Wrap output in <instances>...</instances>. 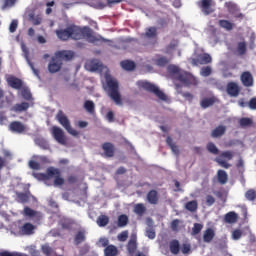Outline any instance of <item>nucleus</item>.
Listing matches in <instances>:
<instances>
[{
  "label": "nucleus",
  "instance_id": "1",
  "mask_svg": "<svg viewBox=\"0 0 256 256\" xmlns=\"http://www.w3.org/2000/svg\"><path fill=\"white\" fill-rule=\"evenodd\" d=\"M85 69L91 72L101 73L106 80V85L104 86L105 91L108 93L109 97L116 103V105H123L121 101V94H119V82L117 79L112 78L109 74V69L101 63L98 59L88 60L85 63Z\"/></svg>",
  "mask_w": 256,
  "mask_h": 256
},
{
  "label": "nucleus",
  "instance_id": "2",
  "mask_svg": "<svg viewBox=\"0 0 256 256\" xmlns=\"http://www.w3.org/2000/svg\"><path fill=\"white\" fill-rule=\"evenodd\" d=\"M167 71L171 79L173 80V83L176 87V91L178 93H181V85L178 83H181L186 87H189V85H197L198 83L197 78H195V76L181 70L179 66L169 65Z\"/></svg>",
  "mask_w": 256,
  "mask_h": 256
},
{
  "label": "nucleus",
  "instance_id": "3",
  "mask_svg": "<svg viewBox=\"0 0 256 256\" xmlns=\"http://www.w3.org/2000/svg\"><path fill=\"white\" fill-rule=\"evenodd\" d=\"M57 37L61 41H69V39L79 41V39H85L88 43H94L95 45H99V43L105 41L103 37L93 33H57Z\"/></svg>",
  "mask_w": 256,
  "mask_h": 256
},
{
  "label": "nucleus",
  "instance_id": "4",
  "mask_svg": "<svg viewBox=\"0 0 256 256\" xmlns=\"http://www.w3.org/2000/svg\"><path fill=\"white\" fill-rule=\"evenodd\" d=\"M59 175H60L59 169L53 168V167H50L47 169V174H41V173L33 174L35 179H38V181H44L45 185H49L47 182L51 179V177H55L54 185L56 187H59V185H63L65 183V180L59 177Z\"/></svg>",
  "mask_w": 256,
  "mask_h": 256
},
{
  "label": "nucleus",
  "instance_id": "5",
  "mask_svg": "<svg viewBox=\"0 0 256 256\" xmlns=\"http://www.w3.org/2000/svg\"><path fill=\"white\" fill-rule=\"evenodd\" d=\"M137 86L140 89L149 91V93H154V95H156L158 99H161L162 101H167V95H165V93H163V91H161L159 87L155 86V84H151V82L141 80L137 82Z\"/></svg>",
  "mask_w": 256,
  "mask_h": 256
},
{
  "label": "nucleus",
  "instance_id": "6",
  "mask_svg": "<svg viewBox=\"0 0 256 256\" xmlns=\"http://www.w3.org/2000/svg\"><path fill=\"white\" fill-rule=\"evenodd\" d=\"M56 119L70 135H73V137H77V135H79V132L71 127V122H69V118L63 114V111H59L57 113Z\"/></svg>",
  "mask_w": 256,
  "mask_h": 256
},
{
  "label": "nucleus",
  "instance_id": "7",
  "mask_svg": "<svg viewBox=\"0 0 256 256\" xmlns=\"http://www.w3.org/2000/svg\"><path fill=\"white\" fill-rule=\"evenodd\" d=\"M194 57L196 60H192L193 65H207V63H211L212 61L211 55L205 54L203 51L199 53V50L195 51Z\"/></svg>",
  "mask_w": 256,
  "mask_h": 256
},
{
  "label": "nucleus",
  "instance_id": "8",
  "mask_svg": "<svg viewBox=\"0 0 256 256\" xmlns=\"http://www.w3.org/2000/svg\"><path fill=\"white\" fill-rule=\"evenodd\" d=\"M55 33H93V29L89 26L80 28L79 26L70 25L64 30H56Z\"/></svg>",
  "mask_w": 256,
  "mask_h": 256
},
{
  "label": "nucleus",
  "instance_id": "9",
  "mask_svg": "<svg viewBox=\"0 0 256 256\" xmlns=\"http://www.w3.org/2000/svg\"><path fill=\"white\" fill-rule=\"evenodd\" d=\"M225 159H227V161H231L233 159V152H222V154L216 158V163H218L220 167H223L224 169H229L231 167V164L227 163Z\"/></svg>",
  "mask_w": 256,
  "mask_h": 256
},
{
  "label": "nucleus",
  "instance_id": "10",
  "mask_svg": "<svg viewBox=\"0 0 256 256\" xmlns=\"http://www.w3.org/2000/svg\"><path fill=\"white\" fill-rule=\"evenodd\" d=\"M51 133L54 139L57 141V143H60V145L67 144V139L65 138V132H63V129L54 126L52 127Z\"/></svg>",
  "mask_w": 256,
  "mask_h": 256
},
{
  "label": "nucleus",
  "instance_id": "11",
  "mask_svg": "<svg viewBox=\"0 0 256 256\" xmlns=\"http://www.w3.org/2000/svg\"><path fill=\"white\" fill-rule=\"evenodd\" d=\"M9 129L10 131H12V133H18L19 135L26 133V131H29V128L19 121H14L10 123Z\"/></svg>",
  "mask_w": 256,
  "mask_h": 256
},
{
  "label": "nucleus",
  "instance_id": "12",
  "mask_svg": "<svg viewBox=\"0 0 256 256\" xmlns=\"http://www.w3.org/2000/svg\"><path fill=\"white\" fill-rule=\"evenodd\" d=\"M56 59H58L61 63L62 61H71L75 57V52L71 50H62L55 53Z\"/></svg>",
  "mask_w": 256,
  "mask_h": 256
},
{
  "label": "nucleus",
  "instance_id": "13",
  "mask_svg": "<svg viewBox=\"0 0 256 256\" xmlns=\"http://www.w3.org/2000/svg\"><path fill=\"white\" fill-rule=\"evenodd\" d=\"M21 229V221L14 222L7 227V231L10 232V235H14V237H21Z\"/></svg>",
  "mask_w": 256,
  "mask_h": 256
},
{
  "label": "nucleus",
  "instance_id": "14",
  "mask_svg": "<svg viewBox=\"0 0 256 256\" xmlns=\"http://www.w3.org/2000/svg\"><path fill=\"white\" fill-rule=\"evenodd\" d=\"M177 45H178V42L174 41L166 47L165 53L166 55H169L170 59H173L176 53L178 57H181V50L177 49Z\"/></svg>",
  "mask_w": 256,
  "mask_h": 256
},
{
  "label": "nucleus",
  "instance_id": "15",
  "mask_svg": "<svg viewBox=\"0 0 256 256\" xmlns=\"http://www.w3.org/2000/svg\"><path fill=\"white\" fill-rule=\"evenodd\" d=\"M225 7L231 15H234L237 19L243 18V14L239 13V7L233 2H226Z\"/></svg>",
  "mask_w": 256,
  "mask_h": 256
},
{
  "label": "nucleus",
  "instance_id": "16",
  "mask_svg": "<svg viewBox=\"0 0 256 256\" xmlns=\"http://www.w3.org/2000/svg\"><path fill=\"white\" fill-rule=\"evenodd\" d=\"M62 62L57 58V56H54L48 65V70L50 73H57L61 69Z\"/></svg>",
  "mask_w": 256,
  "mask_h": 256
},
{
  "label": "nucleus",
  "instance_id": "17",
  "mask_svg": "<svg viewBox=\"0 0 256 256\" xmlns=\"http://www.w3.org/2000/svg\"><path fill=\"white\" fill-rule=\"evenodd\" d=\"M127 248L130 255H133L137 251V233H132Z\"/></svg>",
  "mask_w": 256,
  "mask_h": 256
},
{
  "label": "nucleus",
  "instance_id": "18",
  "mask_svg": "<svg viewBox=\"0 0 256 256\" xmlns=\"http://www.w3.org/2000/svg\"><path fill=\"white\" fill-rule=\"evenodd\" d=\"M21 49L24 53V57L28 63V65H30L34 75H36V77H38L39 79V71L37 69H35V67L33 66V63H31V61L29 60V51L27 50V46H25V44H21Z\"/></svg>",
  "mask_w": 256,
  "mask_h": 256
},
{
  "label": "nucleus",
  "instance_id": "19",
  "mask_svg": "<svg viewBox=\"0 0 256 256\" xmlns=\"http://www.w3.org/2000/svg\"><path fill=\"white\" fill-rule=\"evenodd\" d=\"M7 83L13 89H21V87L23 86V82L20 79L15 78L14 76H9L7 78Z\"/></svg>",
  "mask_w": 256,
  "mask_h": 256
},
{
  "label": "nucleus",
  "instance_id": "20",
  "mask_svg": "<svg viewBox=\"0 0 256 256\" xmlns=\"http://www.w3.org/2000/svg\"><path fill=\"white\" fill-rule=\"evenodd\" d=\"M33 233H35V226L33 224L31 223L22 224L21 237H23V235H33Z\"/></svg>",
  "mask_w": 256,
  "mask_h": 256
},
{
  "label": "nucleus",
  "instance_id": "21",
  "mask_svg": "<svg viewBox=\"0 0 256 256\" xmlns=\"http://www.w3.org/2000/svg\"><path fill=\"white\" fill-rule=\"evenodd\" d=\"M24 217H29V219H39L41 217V213L37 212L29 207H25L23 211Z\"/></svg>",
  "mask_w": 256,
  "mask_h": 256
},
{
  "label": "nucleus",
  "instance_id": "22",
  "mask_svg": "<svg viewBox=\"0 0 256 256\" xmlns=\"http://www.w3.org/2000/svg\"><path fill=\"white\" fill-rule=\"evenodd\" d=\"M241 81L245 87L253 86V76L249 72H244L241 75Z\"/></svg>",
  "mask_w": 256,
  "mask_h": 256
},
{
  "label": "nucleus",
  "instance_id": "23",
  "mask_svg": "<svg viewBox=\"0 0 256 256\" xmlns=\"http://www.w3.org/2000/svg\"><path fill=\"white\" fill-rule=\"evenodd\" d=\"M227 93L231 97H237L239 95V86L234 82L229 83L227 85Z\"/></svg>",
  "mask_w": 256,
  "mask_h": 256
},
{
  "label": "nucleus",
  "instance_id": "24",
  "mask_svg": "<svg viewBox=\"0 0 256 256\" xmlns=\"http://www.w3.org/2000/svg\"><path fill=\"white\" fill-rule=\"evenodd\" d=\"M29 109V103L22 102L20 104H16L11 108V111H14V113H23V111H27Z\"/></svg>",
  "mask_w": 256,
  "mask_h": 256
},
{
  "label": "nucleus",
  "instance_id": "25",
  "mask_svg": "<svg viewBox=\"0 0 256 256\" xmlns=\"http://www.w3.org/2000/svg\"><path fill=\"white\" fill-rule=\"evenodd\" d=\"M214 237H215V231L211 228H208L207 230H205L203 235L204 243H211Z\"/></svg>",
  "mask_w": 256,
  "mask_h": 256
},
{
  "label": "nucleus",
  "instance_id": "26",
  "mask_svg": "<svg viewBox=\"0 0 256 256\" xmlns=\"http://www.w3.org/2000/svg\"><path fill=\"white\" fill-rule=\"evenodd\" d=\"M120 65L125 71H133V69H135V62L131 60H124L120 63Z\"/></svg>",
  "mask_w": 256,
  "mask_h": 256
},
{
  "label": "nucleus",
  "instance_id": "27",
  "mask_svg": "<svg viewBox=\"0 0 256 256\" xmlns=\"http://www.w3.org/2000/svg\"><path fill=\"white\" fill-rule=\"evenodd\" d=\"M217 177H218V182L221 185H225V183H227V180L229 179L227 172H225L224 170H218Z\"/></svg>",
  "mask_w": 256,
  "mask_h": 256
},
{
  "label": "nucleus",
  "instance_id": "28",
  "mask_svg": "<svg viewBox=\"0 0 256 256\" xmlns=\"http://www.w3.org/2000/svg\"><path fill=\"white\" fill-rule=\"evenodd\" d=\"M237 219L238 216L235 212H228L224 217L225 222L230 224L237 223Z\"/></svg>",
  "mask_w": 256,
  "mask_h": 256
},
{
  "label": "nucleus",
  "instance_id": "29",
  "mask_svg": "<svg viewBox=\"0 0 256 256\" xmlns=\"http://www.w3.org/2000/svg\"><path fill=\"white\" fill-rule=\"evenodd\" d=\"M103 151L106 157H113V153L115 151V149L113 148V144L111 143L103 144Z\"/></svg>",
  "mask_w": 256,
  "mask_h": 256
},
{
  "label": "nucleus",
  "instance_id": "30",
  "mask_svg": "<svg viewBox=\"0 0 256 256\" xmlns=\"http://www.w3.org/2000/svg\"><path fill=\"white\" fill-rule=\"evenodd\" d=\"M201 9L205 15H209V13H211V11H209V9H211V0H202Z\"/></svg>",
  "mask_w": 256,
  "mask_h": 256
},
{
  "label": "nucleus",
  "instance_id": "31",
  "mask_svg": "<svg viewBox=\"0 0 256 256\" xmlns=\"http://www.w3.org/2000/svg\"><path fill=\"white\" fill-rule=\"evenodd\" d=\"M105 256H115L117 255V247L114 245H109L104 249Z\"/></svg>",
  "mask_w": 256,
  "mask_h": 256
},
{
  "label": "nucleus",
  "instance_id": "32",
  "mask_svg": "<svg viewBox=\"0 0 256 256\" xmlns=\"http://www.w3.org/2000/svg\"><path fill=\"white\" fill-rule=\"evenodd\" d=\"M145 211H147V208H145L144 204H136L134 206V213L140 217L145 214Z\"/></svg>",
  "mask_w": 256,
  "mask_h": 256
},
{
  "label": "nucleus",
  "instance_id": "33",
  "mask_svg": "<svg viewBox=\"0 0 256 256\" xmlns=\"http://www.w3.org/2000/svg\"><path fill=\"white\" fill-rule=\"evenodd\" d=\"M225 131H227L225 126H218L212 131V137H221V135L225 134Z\"/></svg>",
  "mask_w": 256,
  "mask_h": 256
},
{
  "label": "nucleus",
  "instance_id": "34",
  "mask_svg": "<svg viewBox=\"0 0 256 256\" xmlns=\"http://www.w3.org/2000/svg\"><path fill=\"white\" fill-rule=\"evenodd\" d=\"M218 25L222 27V29H226V31L233 29V23L229 22V20H219Z\"/></svg>",
  "mask_w": 256,
  "mask_h": 256
},
{
  "label": "nucleus",
  "instance_id": "35",
  "mask_svg": "<svg viewBox=\"0 0 256 256\" xmlns=\"http://www.w3.org/2000/svg\"><path fill=\"white\" fill-rule=\"evenodd\" d=\"M31 194L30 193H18L17 198L19 203H27L29 199H31Z\"/></svg>",
  "mask_w": 256,
  "mask_h": 256
},
{
  "label": "nucleus",
  "instance_id": "36",
  "mask_svg": "<svg viewBox=\"0 0 256 256\" xmlns=\"http://www.w3.org/2000/svg\"><path fill=\"white\" fill-rule=\"evenodd\" d=\"M170 251L173 255L179 254V241L173 240L170 242Z\"/></svg>",
  "mask_w": 256,
  "mask_h": 256
},
{
  "label": "nucleus",
  "instance_id": "37",
  "mask_svg": "<svg viewBox=\"0 0 256 256\" xmlns=\"http://www.w3.org/2000/svg\"><path fill=\"white\" fill-rule=\"evenodd\" d=\"M84 109H86L87 112L90 114L95 113V103H93V101H91V100H87L84 103Z\"/></svg>",
  "mask_w": 256,
  "mask_h": 256
},
{
  "label": "nucleus",
  "instance_id": "38",
  "mask_svg": "<svg viewBox=\"0 0 256 256\" xmlns=\"http://www.w3.org/2000/svg\"><path fill=\"white\" fill-rule=\"evenodd\" d=\"M166 143L169 145L174 155H179V148L173 143V139H171V137H167Z\"/></svg>",
  "mask_w": 256,
  "mask_h": 256
},
{
  "label": "nucleus",
  "instance_id": "39",
  "mask_svg": "<svg viewBox=\"0 0 256 256\" xmlns=\"http://www.w3.org/2000/svg\"><path fill=\"white\" fill-rule=\"evenodd\" d=\"M109 224V217H107L106 215H102L100 217H98L97 219V225L99 227H106V225Z\"/></svg>",
  "mask_w": 256,
  "mask_h": 256
},
{
  "label": "nucleus",
  "instance_id": "40",
  "mask_svg": "<svg viewBox=\"0 0 256 256\" xmlns=\"http://www.w3.org/2000/svg\"><path fill=\"white\" fill-rule=\"evenodd\" d=\"M147 199L152 205H155L157 203V191H150L147 195Z\"/></svg>",
  "mask_w": 256,
  "mask_h": 256
},
{
  "label": "nucleus",
  "instance_id": "41",
  "mask_svg": "<svg viewBox=\"0 0 256 256\" xmlns=\"http://www.w3.org/2000/svg\"><path fill=\"white\" fill-rule=\"evenodd\" d=\"M30 21H32L33 25H41L43 22V17L41 15L31 14Z\"/></svg>",
  "mask_w": 256,
  "mask_h": 256
},
{
  "label": "nucleus",
  "instance_id": "42",
  "mask_svg": "<svg viewBox=\"0 0 256 256\" xmlns=\"http://www.w3.org/2000/svg\"><path fill=\"white\" fill-rule=\"evenodd\" d=\"M129 223V218L127 215L122 214L118 217V227H125Z\"/></svg>",
  "mask_w": 256,
  "mask_h": 256
},
{
  "label": "nucleus",
  "instance_id": "43",
  "mask_svg": "<svg viewBox=\"0 0 256 256\" xmlns=\"http://www.w3.org/2000/svg\"><path fill=\"white\" fill-rule=\"evenodd\" d=\"M185 208L187 209V211H190L191 213L197 211V201L192 200L186 203Z\"/></svg>",
  "mask_w": 256,
  "mask_h": 256
},
{
  "label": "nucleus",
  "instance_id": "44",
  "mask_svg": "<svg viewBox=\"0 0 256 256\" xmlns=\"http://www.w3.org/2000/svg\"><path fill=\"white\" fill-rule=\"evenodd\" d=\"M215 103V101L213 100V98H205L201 101L200 105L203 109H207V107H211V105H213Z\"/></svg>",
  "mask_w": 256,
  "mask_h": 256
},
{
  "label": "nucleus",
  "instance_id": "45",
  "mask_svg": "<svg viewBox=\"0 0 256 256\" xmlns=\"http://www.w3.org/2000/svg\"><path fill=\"white\" fill-rule=\"evenodd\" d=\"M245 197L248 201H255L256 199V192L253 189H250L246 192Z\"/></svg>",
  "mask_w": 256,
  "mask_h": 256
},
{
  "label": "nucleus",
  "instance_id": "46",
  "mask_svg": "<svg viewBox=\"0 0 256 256\" xmlns=\"http://www.w3.org/2000/svg\"><path fill=\"white\" fill-rule=\"evenodd\" d=\"M203 230V224L195 223L192 228V235H199Z\"/></svg>",
  "mask_w": 256,
  "mask_h": 256
},
{
  "label": "nucleus",
  "instance_id": "47",
  "mask_svg": "<svg viewBox=\"0 0 256 256\" xmlns=\"http://www.w3.org/2000/svg\"><path fill=\"white\" fill-rule=\"evenodd\" d=\"M83 241H85V232L80 231L75 237V243L76 245H79V243H83Z\"/></svg>",
  "mask_w": 256,
  "mask_h": 256
},
{
  "label": "nucleus",
  "instance_id": "48",
  "mask_svg": "<svg viewBox=\"0 0 256 256\" xmlns=\"http://www.w3.org/2000/svg\"><path fill=\"white\" fill-rule=\"evenodd\" d=\"M243 235V232L240 229H236L234 231H232V239L234 241H239V239H241Z\"/></svg>",
  "mask_w": 256,
  "mask_h": 256
},
{
  "label": "nucleus",
  "instance_id": "49",
  "mask_svg": "<svg viewBox=\"0 0 256 256\" xmlns=\"http://www.w3.org/2000/svg\"><path fill=\"white\" fill-rule=\"evenodd\" d=\"M245 51H247V46L245 42H240L238 44L237 52L239 55H245Z\"/></svg>",
  "mask_w": 256,
  "mask_h": 256
},
{
  "label": "nucleus",
  "instance_id": "50",
  "mask_svg": "<svg viewBox=\"0 0 256 256\" xmlns=\"http://www.w3.org/2000/svg\"><path fill=\"white\" fill-rule=\"evenodd\" d=\"M167 63H169V59L165 57H160L156 60V65H158V67H165Z\"/></svg>",
  "mask_w": 256,
  "mask_h": 256
},
{
  "label": "nucleus",
  "instance_id": "51",
  "mask_svg": "<svg viewBox=\"0 0 256 256\" xmlns=\"http://www.w3.org/2000/svg\"><path fill=\"white\" fill-rule=\"evenodd\" d=\"M207 149L210 153H213V155H217V153H219V149H217V146H215V144L211 142L208 143Z\"/></svg>",
  "mask_w": 256,
  "mask_h": 256
},
{
  "label": "nucleus",
  "instance_id": "52",
  "mask_svg": "<svg viewBox=\"0 0 256 256\" xmlns=\"http://www.w3.org/2000/svg\"><path fill=\"white\" fill-rule=\"evenodd\" d=\"M21 95L23 99H26V101H29L31 99V91H29V89H26V88L22 89Z\"/></svg>",
  "mask_w": 256,
  "mask_h": 256
},
{
  "label": "nucleus",
  "instance_id": "53",
  "mask_svg": "<svg viewBox=\"0 0 256 256\" xmlns=\"http://www.w3.org/2000/svg\"><path fill=\"white\" fill-rule=\"evenodd\" d=\"M18 25H19V22L17 20H12L9 26L10 33H15L17 31Z\"/></svg>",
  "mask_w": 256,
  "mask_h": 256
},
{
  "label": "nucleus",
  "instance_id": "54",
  "mask_svg": "<svg viewBox=\"0 0 256 256\" xmlns=\"http://www.w3.org/2000/svg\"><path fill=\"white\" fill-rule=\"evenodd\" d=\"M63 229H71V225H73V221L71 219L64 218V222H61Z\"/></svg>",
  "mask_w": 256,
  "mask_h": 256
},
{
  "label": "nucleus",
  "instance_id": "55",
  "mask_svg": "<svg viewBox=\"0 0 256 256\" xmlns=\"http://www.w3.org/2000/svg\"><path fill=\"white\" fill-rule=\"evenodd\" d=\"M200 74L202 77H209L211 75V67L207 66L201 69Z\"/></svg>",
  "mask_w": 256,
  "mask_h": 256
},
{
  "label": "nucleus",
  "instance_id": "56",
  "mask_svg": "<svg viewBox=\"0 0 256 256\" xmlns=\"http://www.w3.org/2000/svg\"><path fill=\"white\" fill-rule=\"evenodd\" d=\"M253 123L250 118H242L240 119V125L241 127H249Z\"/></svg>",
  "mask_w": 256,
  "mask_h": 256
},
{
  "label": "nucleus",
  "instance_id": "57",
  "mask_svg": "<svg viewBox=\"0 0 256 256\" xmlns=\"http://www.w3.org/2000/svg\"><path fill=\"white\" fill-rule=\"evenodd\" d=\"M127 237H129V232L123 231L118 235V241H127Z\"/></svg>",
  "mask_w": 256,
  "mask_h": 256
},
{
  "label": "nucleus",
  "instance_id": "58",
  "mask_svg": "<svg viewBox=\"0 0 256 256\" xmlns=\"http://www.w3.org/2000/svg\"><path fill=\"white\" fill-rule=\"evenodd\" d=\"M179 219H175L171 222V229L172 231H177L179 229Z\"/></svg>",
  "mask_w": 256,
  "mask_h": 256
},
{
  "label": "nucleus",
  "instance_id": "59",
  "mask_svg": "<svg viewBox=\"0 0 256 256\" xmlns=\"http://www.w3.org/2000/svg\"><path fill=\"white\" fill-rule=\"evenodd\" d=\"M214 203H215V198L211 195H207L206 204L208 205V207H211V205H213Z\"/></svg>",
  "mask_w": 256,
  "mask_h": 256
},
{
  "label": "nucleus",
  "instance_id": "60",
  "mask_svg": "<svg viewBox=\"0 0 256 256\" xmlns=\"http://www.w3.org/2000/svg\"><path fill=\"white\" fill-rule=\"evenodd\" d=\"M29 167L30 169H36V170H39V163L35 160H30L29 161Z\"/></svg>",
  "mask_w": 256,
  "mask_h": 256
},
{
  "label": "nucleus",
  "instance_id": "61",
  "mask_svg": "<svg viewBox=\"0 0 256 256\" xmlns=\"http://www.w3.org/2000/svg\"><path fill=\"white\" fill-rule=\"evenodd\" d=\"M98 245L100 247H107L109 245V240L107 238H100Z\"/></svg>",
  "mask_w": 256,
  "mask_h": 256
},
{
  "label": "nucleus",
  "instance_id": "62",
  "mask_svg": "<svg viewBox=\"0 0 256 256\" xmlns=\"http://www.w3.org/2000/svg\"><path fill=\"white\" fill-rule=\"evenodd\" d=\"M146 237H148V239H155V230L153 229L147 230Z\"/></svg>",
  "mask_w": 256,
  "mask_h": 256
},
{
  "label": "nucleus",
  "instance_id": "63",
  "mask_svg": "<svg viewBox=\"0 0 256 256\" xmlns=\"http://www.w3.org/2000/svg\"><path fill=\"white\" fill-rule=\"evenodd\" d=\"M16 2H17V0H5L4 6L13 7V5H15Z\"/></svg>",
  "mask_w": 256,
  "mask_h": 256
},
{
  "label": "nucleus",
  "instance_id": "64",
  "mask_svg": "<svg viewBox=\"0 0 256 256\" xmlns=\"http://www.w3.org/2000/svg\"><path fill=\"white\" fill-rule=\"evenodd\" d=\"M249 108H250V109H253V110H256V98H252V99L249 101Z\"/></svg>",
  "mask_w": 256,
  "mask_h": 256
}]
</instances>
